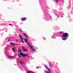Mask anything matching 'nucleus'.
<instances>
[{
    "label": "nucleus",
    "mask_w": 73,
    "mask_h": 73,
    "mask_svg": "<svg viewBox=\"0 0 73 73\" xmlns=\"http://www.w3.org/2000/svg\"><path fill=\"white\" fill-rule=\"evenodd\" d=\"M31 73H35V72H31Z\"/></svg>",
    "instance_id": "24"
},
{
    "label": "nucleus",
    "mask_w": 73,
    "mask_h": 73,
    "mask_svg": "<svg viewBox=\"0 0 73 73\" xmlns=\"http://www.w3.org/2000/svg\"><path fill=\"white\" fill-rule=\"evenodd\" d=\"M8 40V41H9V39Z\"/></svg>",
    "instance_id": "28"
},
{
    "label": "nucleus",
    "mask_w": 73,
    "mask_h": 73,
    "mask_svg": "<svg viewBox=\"0 0 73 73\" xmlns=\"http://www.w3.org/2000/svg\"><path fill=\"white\" fill-rule=\"evenodd\" d=\"M12 24H9V25H12Z\"/></svg>",
    "instance_id": "21"
},
{
    "label": "nucleus",
    "mask_w": 73,
    "mask_h": 73,
    "mask_svg": "<svg viewBox=\"0 0 73 73\" xmlns=\"http://www.w3.org/2000/svg\"><path fill=\"white\" fill-rule=\"evenodd\" d=\"M17 41V39L16 40Z\"/></svg>",
    "instance_id": "29"
},
{
    "label": "nucleus",
    "mask_w": 73,
    "mask_h": 73,
    "mask_svg": "<svg viewBox=\"0 0 73 73\" xmlns=\"http://www.w3.org/2000/svg\"><path fill=\"white\" fill-rule=\"evenodd\" d=\"M30 48L33 51H36V49L35 48H34V47L32 46H31Z\"/></svg>",
    "instance_id": "5"
},
{
    "label": "nucleus",
    "mask_w": 73,
    "mask_h": 73,
    "mask_svg": "<svg viewBox=\"0 0 73 73\" xmlns=\"http://www.w3.org/2000/svg\"><path fill=\"white\" fill-rule=\"evenodd\" d=\"M16 45H17V44H16Z\"/></svg>",
    "instance_id": "27"
},
{
    "label": "nucleus",
    "mask_w": 73,
    "mask_h": 73,
    "mask_svg": "<svg viewBox=\"0 0 73 73\" xmlns=\"http://www.w3.org/2000/svg\"><path fill=\"white\" fill-rule=\"evenodd\" d=\"M37 68H39V67H37Z\"/></svg>",
    "instance_id": "23"
},
{
    "label": "nucleus",
    "mask_w": 73,
    "mask_h": 73,
    "mask_svg": "<svg viewBox=\"0 0 73 73\" xmlns=\"http://www.w3.org/2000/svg\"><path fill=\"white\" fill-rule=\"evenodd\" d=\"M56 2L58 3V0H55Z\"/></svg>",
    "instance_id": "18"
},
{
    "label": "nucleus",
    "mask_w": 73,
    "mask_h": 73,
    "mask_svg": "<svg viewBox=\"0 0 73 73\" xmlns=\"http://www.w3.org/2000/svg\"><path fill=\"white\" fill-rule=\"evenodd\" d=\"M23 34L24 35V36H26V37H27V38H28V36H27V35L25 33H23Z\"/></svg>",
    "instance_id": "11"
},
{
    "label": "nucleus",
    "mask_w": 73,
    "mask_h": 73,
    "mask_svg": "<svg viewBox=\"0 0 73 73\" xmlns=\"http://www.w3.org/2000/svg\"><path fill=\"white\" fill-rule=\"evenodd\" d=\"M27 43L28 45H29L30 47L31 48V47L32 46H31V45H30V43H29V42H28Z\"/></svg>",
    "instance_id": "9"
},
{
    "label": "nucleus",
    "mask_w": 73,
    "mask_h": 73,
    "mask_svg": "<svg viewBox=\"0 0 73 73\" xmlns=\"http://www.w3.org/2000/svg\"><path fill=\"white\" fill-rule=\"evenodd\" d=\"M22 48L23 49H24L23 50H24V51H28L27 49L24 48V47H22Z\"/></svg>",
    "instance_id": "7"
},
{
    "label": "nucleus",
    "mask_w": 73,
    "mask_h": 73,
    "mask_svg": "<svg viewBox=\"0 0 73 73\" xmlns=\"http://www.w3.org/2000/svg\"><path fill=\"white\" fill-rule=\"evenodd\" d=\"M18 53H19V51H18Z\"/></svg>",
    "instance_id": "26"
},
{
    "label": "nucleus",
    "mask_w": 73,
    "mask_h": 73,
    "mask_svg": "<svg viewBox=\"0 0 73 73\" xmlns=\"http://www.w3.org/2000/svg\"><path fill=\"white\" fill-rule=\"evenodd\" d=\"M67 38H66V37H64V38H62V39L63 40H66Z\"/></svg>",
    "instance_id": "10"
},
{
    "label": "nucleus",
    "mask_w": 73,
    "mask_h": 73,
    "mask_svg": "<svg viewBox=\"0 0 73 73\" xmlns=\"http://www.w3.org/2000/svg\"><path fill=\"white\" fill-rule=\"evenodd\" d=\"M18 56L19 57H20L21 58H22V57L20 55H19V54H18Z\"/></svg>",
    "instance_id": "16"
},
{
    "label": "nucleus",
    "mask_w": 73,
    "mask_h": 73,
    "mask_svg": "<svg viewBox=\"0 0 73 73\" xmlns=\"http://www.w3.org/2000/svg\"><path fill=\"white\" fill-rule=\"evenodd\" d=\"M60 34H62V32H61L60 33Z\"/></svg>",
    "instance_id": "22"
},
{
    "label": "nucleus",
    "mask_w": 73,
    "mask_h": 73,
    "mask_svg": "<svg viewBox=\"0 0 73 73\" xmlns=\"http://www.w3.org/2000/svg\"><path fill=\"white\" fill-rule=\"evenodd\" d=\"M24 40H25V42H28V40H27V39H24Z\"/></svg>",
    "instance_id": "8"
},
{
    "label": "nucleus",
    "mask_w": 73,
    "mask_h": 73,
    "mask_svg": "<svg viewBox=\"0 0 73 73\" xmlns=\"http://www.w3.org/2000/svg\"><path fill=\"white\" fill-rule=\"evenodd\" d=\"M26 20L27 18L25 17L21 19V20H22V21H25Z\"/></svg>",
    "instance_id": "6"
},
{
    "label": "nucleus",
    "mask_w": 73,
    "mask_h": 73,
    "mask_svg": "<svg viewBox=\"0 0 73 73\" xmlns=\"http://www.w3.org/2000/svg\"><path fill=\"white\" fill-rule=\"evenodd\" d=\"M10 44H11V45H13V46H15V44H13V43L12 42H10Z\"/></svg>",
    "instance_id": "12"
},
{
    "label": "nucleus",
    "mask_w": 73,
    "mask_h": 73,
    "mask_svg": "<svg viewBox=\"0 0 73 73\" xmlns=\"http://www.w3.org/2000/svg\"><path fill=\"white\" fill-rule=\"evenodd\" d=\"M51 19H52V17H50Z\"/></svg>",
    "instance_id": "25"
},
{
    "label": "nucleus",
    "mask_w": 73,
    "mask_h": 73,
    "mask_svg": "<svg viewBox=\"0 0 73 73\" xmlns=\"http://www.w3.org/2000/svg\"><path fill=\"white\" fill-rule=\"evenodd\" d=\"M20 64H25V62H20Z\"/></svg>",
    "instance_id": "15"
},
{
    "label": "nucleus",
    "mask_w": 73,
    "mask_h": 73,
    "mask_svg": "<svg viewBox=\"0 0 73 73\" xmlns=\"http://www.w3.org/2000/svg\"><path fill=\"white\" fill-rule=\"evenodd\" d=\"M31 71H28V72H27V73H31Z\"/></svg>",
    "instance_id": "17"
},
{
    "label": "nucleus",
    "mask_w": 73,
    "mask_h": 73,
    "mask_svg": "<svg viewBox=\"0 0 73 73\" xmlns=\"http://www.w3.org/2000/svg\"><path fill=\"white\" fill-rule=\"evenodd\" d=\"M68 36V34L67 33H63L62 37H67Z\"/></svg>",
    "instance_id": "3"
},
{
    "label": "nucleus",
    "mask_w": 73,
    "mask_h": 73,
    "mask_svg": "<svg viewBox=\"0 0 73 73\" xmlns=\"http://www.w3.org/2000/svg\"><path fill=\"white\" fill-rule=\"evenodd\" d=\"M20 30L21 32H23V31H22L21 30V29H20Z\"/></svg>",
    "instance_id": "20"
},
{
    "label": "nucleus",
    "mask_w": 73,
    "mask_h": 73,
    "mask_svg": "<svg viewBox=\"0 0 73 73\" xmlns=\"http://www.w3.org/2000/svg\"><path fill=\"white\" fill-rule=\"evenodd\" d=\"M12 49H13V52H15V48H13Z\"/></svg>",
    "instance_id": "13"
},
{
    "label": "nucleus",
    "mask_w": 73,
    "mask_h": 73,
    "mask_svg": "<svg viewBox=\"0 0 73 73\" xmlns=\"http://www.w3.org/2000/svg\"><path fill=\"white\" fill-rule=\"evenodd\" d=\"M44 66L45 67V68H46V69H47V70L49 71V72H48L46 70H45V72L46 73H49V72H50V73H51V72H50V69L48 68V67L46 66V65H44Z\"/></svg>",
    "instance_id": "2"
},
{
    "label": "nucleus",
    "mask_w": 73,
    "mask_h": 73,
    "mask_svg": "<svg viewBox=\"0 0 73 73\" xmlns=\"http://www.w3.org/2000/svg\"><path fill=\"white\" fill-rule=\"evenodd\" d=\"M18 49L19 52H20V55L21 56H22L23 57H26V56H28V54H24L23 53V52H21V50L19 48H18Z\"/></svg>",
    "instance_id": "1"
},
{
    "label": "nucleus",
    "mask_w": 73,
    "mask_h": 73,
    "mask_svg": "<svg viewBox=\"0 0 73 73\" xmlns=\"http://www.w3.org/2000/svg\"><path fill=\"white\" fill-rule=\"evenodd\" d=\"M19 36L20 38H21V40H22V43L24 44V42L23 41V40H24V39H23V37H21V35H19Z\"/></svg>",
    "instance_id": "4"
},
{
    "label": "nucleus",
    "mask_w": 73,
    "mask_h": 73,
    "mask_svg": "<svg viewBox=\"0 0 73 73\" xmlns=\"http://www.w3.org/2000/svg\"><path fill=\"white\" fill-rule=\"evenodd\" d=\"M49 64H50V66L51 67V68H52V65H51V63L50 62H49Z\"/></svg>",
    "instance_id": "14"
},
{
    "label": "nucleus",
    "mask_w": 73,
    "mask_h": 73,
    "mask_svg": "<svg viewBox=\"0 0 73 73\" xmlns=\"http://www.w3.org/2000/svg\"><path fill=\"white\" fill-rule=\"evenodd\" d=\"M9 57H10V58H12L13 57H12V56L11 57L10 56H9Z\"/></svg>",
    "instance_id": "19"
}]
</instances>
